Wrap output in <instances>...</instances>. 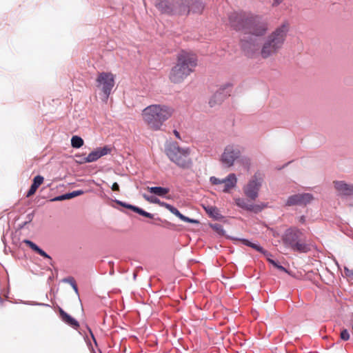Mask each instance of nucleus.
Here are the masks:
<instances>
[{
  "label": "nucleus",
  "mask_w": 353,
  "mask_h": 353,
  "mask_svg": "<svg viewBox=\"0 0 353 353\" xmlns=\"http://www.w3.org/2000/svg\"><path fill=\"white\" fill-rule=\"evenodd\" d=\"M289 29L288 23H283L264 39L261 48H259L256 40L250 39V41H242L243 49L250 57L259 53L262 59L272 58L283 48Z\"/></svg>",
  "instance_id": "1"
},
{
  "label": "nucleus",
  "mask_w": 353,
  "mask_h": 353,
  "mask_svg": "<svg viewBox=\"0 0 353 353\" xmlns=\"http://www.w3.org/2000/svg\"><path fill=\"white\" fill-rule=\"evenodd\" d=\"M174 113L172 106L166 103H152L144 108L140 117L143 124L152 131H160Z\"/></svg>",
  "instance_id": "2"
},
{
  "label": "nucleus",
  "mask_w": 353,
  "mask_h": 353,
  "mask_svg": "<svg viewBox=\"0 0 353 353\" xmlns=\"http://www.w3.org/2000/svg\"><path fill=\"white\" fill-rule=\"evenodd\" d=\"M197 65V57L192 52L181 51L177 55L176 63L171 68L169 73L170 80L179 83L188 77Z\"/></svg>",
  "instance_id": "3"
},
{
  "label": "nucleus",
  "mask_w": 353,
  "mask_h": 353,
  "mask_svg": "<svg viewBox=\"0 0 353 353\" xmlns=\"http://www.w3.org/2000/svg\"><path fill=\"white\" fill-rule=\"evenodd\" d=\"M190 153V148L181 147L174 141L169 142L165 147V154L168 159L181 168H189L192 165Z\"/></svg>",
  "instance_id": "4"
},
{
  "label": "nucleus",
  "mask_w": 353,
  "mask_h": 353,
  "mask_svg": "<svg viewBox=\"0 0 353 353\" xmlns=\"http://www.w3.org/2000/svg\"><path fill=\"white\" fill-rule=\"evenodd\" d=\"M241 147L234 143H230L225 146L222 153L219 157V163L224 168L233 167L235 163L240 159L241 156Z\"/></svg>",
  "instance_id": "5"
},
{
  "label": "nucleus",
  "mask_w": 353,
  "mask_h": 353,
  "mask_svg": "<svg viewBox=\"0 0 353 353\" xmlns=\"http://www.w3.org/2000/svg\"><path fill=\"white\" fill-rule=\"evenodd\" d=\"M263 183V176L260 173L254 174L243 187L244 195L251 201H255L259 195Z\"/></svg>",
  "instance_id": "6"
},
{
  "label": "nucleus",
  "mask_w": 353,
  "mask_h": 353,
  "mask_svg": "<svg viewBox=\"0 0 353 353\" xmlns=\"http://www.w3.org/2000/svg\"><path fill=\"white\" fill-rule=\"evenodd\" d=\"M302 233L296 229H289L283 236L284 245L294 251L305 252V244L301 241Z\"/></svg>",
  "instance_id": "7"
},
{
  "label": "nucleus",
  "mask_w": 353,
  "mask_h": 353,
  "mask_svg": "<svg viewBox=\"0 0 353 353\" xmlns=\"http://www.w3.org/2000/svg\"><path fill=\"white\" fill-rule=\"evenodd\" d=\"M209 181L212 185L218 187L217 190L224 193H230L237 187L238 177L235 173L230 172L223 179H219L214 176H210Z\"/></svg>",
  "instance_id": "8"
},
{
  "label": "nucleus",
  "mask_w": 353,
  "mask_h": 353,
  "mask_svg": "<svg viewBox=\"0 0 353 353\" xmlns=\"http://www.w3.org/2000/svg\"><path fill=\"white\" fill-rule=\"evenodd\" d=\"M114 75L111 72L99 73L96 79L97 87L108 99L114 86Z\"/></svg>",
  "instance_id": "9"
},
{
  "label": "nucleus",
  "mask_w": 353,
  "mask_h": 353,
  "mask_svg": "<svg viewBox=\"0 0 353 353\" xmlns=\"http://www.w3.org/2000/svg\"><path fill=\"white\" fill-rule=\"evenodd\" d=\"M143 198L152 203H157L159 205L165 208L167 210H168L171 213L174 214L176 216H177L179 219H180L181 221L188 222V223H199V221L196 219H192L190 218H188L184 215H183L176 208L173 207L172 205L161 201L158 198L155 197L154 196H150L148 194H143Z\"/></svg>",
  "instance_id": "10"
},
{
  "label": "nucleus",
  "mask_w": 353,
  "mask_h": 353,
  "mask_svg": "<svg viewBox=\"0 0 353 353\" xmlns=\"http://www.w3.org/2000/svg\"><path fill=\"white\" fill-rule=\"evenodd\" d=\"M333 187L341 195H353V183H348L344 181H333Z\"/></svg>",
  "instance_id": "11"
},
{
  "label": "nucleus",
  "mask_w": 353,
  "mask_h": 353,
  "mask_svg": "<svg viewBox=\"0 0 353 353\" xmlns=\"http://www.w3.org/2000/svg\"><path fill=\"white\" fill-rule=\"evenodd\" d=\"M110 152V148L108 146L99 148L91 152L85 159L83 162L91 163L97 161L101 157Z\"/></svg>",
  "instance_id": "12"
},
{
  "label": "nucleus",
  "mask_w": 353,
  "mask_h": 353,
  "mask_svg": "<svg viewBox=\"0 0 353 353\" xmlns=\"http://www.w3.org/2000/svg\"><path fill=\"white\" fill-rule=\"evenodd\" d=\"M268 30V24L265 23H250L247 32L254 36H263Z\"/></svg>",
  "instance_id": "13"
},
{
  "label": "nucleus",
  "mask_w": 353,
  "mask_h": 353,
  "mask_svg": "<svg viewBox=\"0 0 353 353\" xmlns=\"http://www.w3.org/2000/svg\"><path fill=\"white\" fill-rule=\"evenodd\" d=\"M173 6L174 12L179 14H185L189 12L186 0H175Z\"/></svg>",
  "instance_id": "14"
},
{
  "label": "nucleus",
  "mask_w": 353,
  "mask_h": 353,
  "mask_svg": "<svg viewBox=\"0 0 353 353\" xmlns=\"http://www.w3.org/2000/svg\"><path fill=\"white\" fill-rule=\"evenodd\" d=\"M23 243L28 245L32 250L37 252L41 256H43L46 259H50V256L43 250H41L39 246H37L34 243L30 240H24Z\"/></svg>",
  "instance_id": "15"
},
{
  "label": "nucleus",
  "mask_w": 353,
  "mask_h": 353,
  "mask_svg": "<svg viewBox=\"0 0 353 353\" xmlns=\"http://www.w3.org/2000/svg\"><path fill=\"white\" fill-rule=\"evenodd\" d=\"M234 202L237 206H239L241 208L254 211L255 206L252 204L249 203L245 199L243 198H235Z\"/></svg>",
  "instance_id": "16"
},
{
  "label": "nucleus",
  "mask_w": 353,
  "mask_h": 353,
  "mask_svg": "<svg viewBox=\"0 0 353 353\" xmlns=\"http://www.w3.org/2000/svg\"><path fill=\"white\" fill-rule=\"evenodd\" d=\"M60 313L61 315V317L63 320L68 323V325H71L72 327L77 328L79 327V323L72 317H71L70 315H68L67 313H65L63 310H61Z\"/></svg>",
  "instance_id": "17"
},
{
  "label": "nucleus",
  "mask_w": 353,
  "mask_h": 353,
  "mask_svg": "<svg viewBox=\"0 0 353 353\" xmlns=\"http://www.w3.org/2000/svg\"><path fill=\"white\" fill-rule=\"evenodd\" d=\"M148 190L154 194L163 196L169 192V189L162 187H148Z\"/></svg>",
  "instance_id": "18"
},
{
  "label": "nucleus",
  "mask_w": 353,
  "mask_h": 353,
  "mask_svg": "<svg viewBox=\"0 0 353 353\" xmlns=\"http://www.w3.org/2000/svg\"><path fill=\"white\" fill-rule=\"evenodd\" d=\"M300 200V205H306L314 200V196L310 193L298 194Z\"/></svg>",
  "instance_id": "19"
},
{
  "label": "nucleus",
  "mask_w": 353,
  "mask_h": 353,
  "mask_svg": "<svg viewBox=\"0 0 353 353\" xmlns=\"http://www.w3.org/2000/svg\"><path fill=\"white\" fill-rule=\"evenodd\" d=\"M205 212L211 216L214 219H218L220 216L218 209L216 207L212 205L204 206Z\"/></svg>",
  "instance_id": "20"
},
{
  "label": "nucleus",
  "mask_w": 353,
  "mask_h": 353,
  "mask_svg": "<svg viewBox=\"0 0 353 353\" xmlns=\"http://www.w3.org/2000/svg\"><path fill=\"white\" fill-rule=\"evenodd\" d=\"M71 145L73 148H79L83 145V140L78 136H73L71 139Z\"/></svg>",
  "instance_id": "21"
},
{
  "label": "nucleus",
  "mask_w": 353,
  "mask_h": 353,
  "mask_svg": "<svg viewBox=\"0 0 353 353\" xmlns=\"http://www.w3.org/2000/svg\"><path fill=\"white\" fill-rule=\"evenodd\" d=\"M286 205H300V200L299 198V194H294L288 197L286 201Z\"/></svg>",
  "instance_id": "22"
},
{
  "label": "nucleus",
  "mask_w": 353,
  "mask_h": 353,
  "mask_svg": "<svg viewBox=\"0 0 353 353\" xmlns=\"http://www.w3.org/2000/svg\"><path fill=\"white\" fill-rule=\"evenodd\" d=\"M132 208V210L139 214L140 215H142L143 216H145V217H148V218H150V219H152L154 217V215L149 213V212H147L145 211H144L143 210L138 208V207H131Z\"/></svg>",
  "instance_id": "23"
},
{
  "label": "nucleus",
  "mask_w": 353,
  "mask_h": 353,
  "mask_svg": "<svg viewBox=\"0 0 353 353\" xmlns=\"http://www.w3.org/2000/svg\"><path fill=\"white\" fill-rule=\"evenodd\" d=\"M43 177L40 175L36 176L33 179L32 185L37 189L43 183Z\"/></svg>",
  "instance_id": "24"
},
{
  "label": "nucleus",
  "mask_w": 353,
  "mask_h": 353,
  "mask_svg": "<svg viewBox=\"0 0 353 353\" xmlns=\"http://www.w3.org/2000/svg\"><path fill=\"white\" fill-rule=\"evenodd\" d=\"M264 255L266 256V258H267L268 261L271 264H272L274 267H276V268H278V269H279V270H281L285 271V269L283 266H281V265H279V264H278L275 261H274V260H272V259H270V256L271 255H270L269 253H268V255H267V254H264Z\"/></svg>",
  "instance_id": "25"
},
{
  "label": "nucleus",
  "mask_w": 353,
  "mask_h": 353,
  "mask_svg": "<svg viewBox=\"0 0 353 353\" xmlns=\"http://www.w3.org/2000/svg\"><path fill=\"white\" fill-rule=\"evenodd\" d=\"M250 247L254 248V250L263 253V254H268V252L265 251L262 247H261L258 244H256V243H251V245H250Z\"/></svg>",
  "instance_id": "26"
},
{
  "label": "nucleus",
  "mask_w": 353,
  "mask_h": 353,
  "mask_svg": "<svg viewBox=\"0 0 353 353\" xmlns=\"http://www.w3.org/2000/svg\"><path fill=\"white\" fill-rule=\"evenodd\" d=\"M84 192L83 190H75L72 192L68 193L69 199H72L75 196L83 194Z\"/></svg>",
  "instance_id": "27"
},
{
  "label": "nucleus",
  "mask_w": 353,
  "mask_h": 353,
  "mask_svg": "<svg viewBox=\"0 0 353 353\" xmlns=\"http://www.w3.org/2000/svg\"><path fill=\"white\" fill-rule=\"evenodd\" d=\"M66 199H69L68 193L61 195V196H58L57 197H54L51 199V201H63V200H66Z\"/></svg>",
  "instance_id": "28"
},
{
  "label": "nucleus",
  "mask_w": 353,
  "mask_h": 353,
  "mask_svg": "<svg viewBox=\"0 0 353 353\" xmlns=\"http://www.w3.org/2000/svg\"><path fill=\"white\" fill-rule=\"evenodd\" d=\"M341 338L344 341H347L350 339V334L347 330H343L341 331Z\"/></svg>",
  "instance_id": "29"
},
{
  "label": "nucleus",
  "mask_w": 353,
  "mask_h": 353,
  "mask_svg": "<svg viewBox=\"0 0 353 353\" xmlns=\"http://www.w3.org/2000/svg\"><path fill=\"white\" fill-rule=\"evenodd\" d=\"M64 281L70 283L71 284L72 288L75 291V292H77V293L78 292L77 286L75 284V283L74 282L73 279H65Z\"/></svg>",
  "instance_id": "30"
},
{
  "label": "nucleus",
  "mask_w": 353,
  "mask_h": 353,
  "mask_svg": "<svg viewBox=\"0 0 353 353\" xmlns=\"http://www.w3.org/2000/svg\"><path fill=\"white\" fill-rule=\"evenodd\" d=\"M344 271H345V275L350 278V279H353V271L349 270L348 268H344Z\"/></svg>",
  "instance_id": "31"
},
{
  "label": "nucleus",
  "mask_w": 353,
  "mask_h": 353,
  "mask_svg": "<svg viewBox=\"0 0 353 353\" xmlns=\"http://www.w3.org/2000/svg\"><path fill=\"white\" fill-rule=\"evenodd\" d=\"M37 190V189L36 188L31 185V187L27 194V196H30L31 195L34 194L36 192Z\"/></svg>",
  "instance_id": "32"
},
{
  "label": "nucleus",
  "mask_w": 353,
  "mask_h": 353,
  "mask_svg": "<svg viewBox=\"0 0 353 353\" xmlns=\"http://www.w3.org/2000/svg\"><path fill=\"white\" fill-rule=\"evenodd\" d=\"M165 3H166V2H165V1H162L161 3H159V9H161L163 12H170V10H164V9H163V6L164 4H165Z\"/></svg>",
  "instance_id": "33"
},
{
  "label": "nucleus",
  "mask_w": 353,
  "mask_h": 353,
  "mask_svg": "<svg viewBox=\"0 0 353 353\" xmlns=\"http://www.w3.org/2000/svg\"><path fill=\"white\" fill-rule=\"evenodd\" d=\"M112 190L113 191H119V186L117 183H114L111 187Z\"/></svg>",
  "instance_id": "34"
},
{
  "label": "nucleus",
  "mask_w": 353,
  "mask_h": 353,
  "mask_svg": "<svg viewBox=\"0 0 353 353\" xmlns=\"http://www.w3.org/2000/svg\"><path fill=\"white\" fill-rule=\"evenodd\" d=\"M283 1V0H273L272 6H279V5H280Z\"/></svg>",
  "instance_id": "35"
},
{
  "label": "nucleus",
  "mask_w": 353,
  "mask_h": 353,
  "mask_svg": "<svg viewBox=\"0 0 353 353\" xmlns=\"http://www.w3.org/2000/svg\"><path fill=\"white\" fill-rule=\"evenodd\" d=\"M244 245L250 246L251 245V243L250 241L247 239H241L240 240Z\"/></svg>",
  "instance_id": "36"
},
{
  "label": "nucleus",
  "mask_w": 353,
  "mask_h": 353,
  "mask_svg": "<svg viewBox=\"0 0 353 353\" xmlns=\"http://www.w3.org/2000/svg\"><path fill=\"white\" fill-rule=\"evenodd\" d=\"M173 133H174V136H175L177 139H181V136H180V134H179V132L177 130H174Z\"/></svg>",
  "instance_id": "37"
},
{
  "label": "nucleus",
  "mask_w": 353,
  "mask_h": 353,
  "mask_svg": "<svg viewBox=\"0 0 353 353\" xmlns=\"http://www.w3.org/2000/svg\"><path fill=\"white\" fill-rule=\"evenodd\" d=\"M120 204H121L123 206H125L129 209H131L132 210V208L131 207H134V205H126V204H123L122 203L119 202Z\"/></svg>",
  "instance_id": "38"
},
{
  "label": "nucleus",
  "mask_w": 353,
  "mask_h": 353,
  "mask_svg": "<svg viewBox=\"0 0 353 353\" xmlns=\"http://www.w3.org/2000/svg\"><path fill=\"white\" fill-rule=\"evenodd\" d=\"M91 334H92V337L93 338V339H94V342L96 343V341H95V339H94V335H93L92 333H91Z\"/></svg>",
  "instance_id": "39"
}]
</instances>
